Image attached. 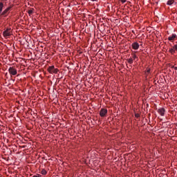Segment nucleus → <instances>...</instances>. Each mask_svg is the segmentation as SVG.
Masks as SVG:
<instances>
[{"label": "nucleus", "instance_id": "f257e3e1", "mask_svg": "<svg viewBox=\"0 0 177 177\" xmlns=\"http://www.w3.org/2000/svg\"><path fill=\"white\" fill-rule=\"evenodd\" d=\"M48 71L50 74H57L59 69L55 68V66H51L48 68Z\"/></svg>", "mask_w": 177, "mask_h": 177}, {"label": "nucleus", "instance_id": "f03ea898", "mask_svg": "<svg viewBox=\"0 0 177 177\" xmlns=\"http://www.w3.org/2000/svg\"><path fill=\"white\" fill-rule=\"evenodd\" d=\"M8 73L10 75H17V70L15 67L10 66L8 68Z\"/></svg>", "mask_w": 177, "mask_h": 177}, {"label": "nucleus", "instance_id": "7ed1b4c3", "mask_svg": "<svg viewBox=\"0 0 177 177\" xmlns=\"http://www.w3.org/2000/svg\"><path fill=\"white\" fill-rule=\"evenodd\" d=\"M11 29L8 28L6 29V30L3 32V35L5 38H8V37H10L12 35Z\"/></svg>", "mask_w": 177, "mask_h": 177}, {"label": "nucleus", "instance_id": "20e7f679", "mask_svg": "<svg viewBox=\"0 0 177 177\" xmlns=\"http://www.w3.org/2000/svg\"><path fill=\"white\" fill-rule=\"evenodd\" d=\"M106 114H107V109H102L100 111V117H106Z\"/></svg>", "mask_w": 177, "mask_h": 177}, {"label": "nucleus", "instance_id": "39448f33", "mask_svg": "<svg viewBox=\"0 0 177 177\" xmlns=\"http://www.w3.org/2000/svg\"><path fill=\"white\" fill-rule=\"evenodd\" d=\"M131 46L133 49H134L135 50H138V49H139V43L134 42L131 44Z\"/></svg>", "mask_w": 177, "mask_h": 177}, {"label": "nucleus", "instance_id": "423d86ee", "mask_svg": "<svg viewBox=\"0 0 177 177\" xmlns=\"http://www.w3.org/2000/svg\"><path fill=\"white\" fill-rule=\"evenodd\" d=\"M158 113H159L162 116H164L165 114V109L160 108L158 110Z\"/></svg>", "mask_w": 177, "mask_h": 177}, {"label": "nucleus", "instance_id": "0eeeda50", "mask_svg": "<svg viewBox=\"0 0 177 177\" xmlns=\"http://www.w3.org/2000/svg\"><path fill=\"white\" fill-rule=\"evenodd\" d=\"M11 8H12V7H8L6 10H4L3 11V12L1 13V16H5V15H8V12H9Z\"/></svg>", "mask_w": 177, "mask_h": 177}, {"label": "nucleus", "instance_id": "6e6552de", "mask_svg": "<svg viewBox=\"0 0 177 177\" xmlns=\"http://www.w3.org/2000/svg\"><path fill=\"white\" fill-rule=\"evenodd\" d=\"M176 38V34H172L171 36L168 37L169 41H173V39H175Z\"/></svg>", "mask_w": 177, "mask_h": 177}, {"label": "nucleus", "instance_id": "1a4fd4ad", "mask_svg": "<svg viewBox=\"0 0 177 177\" xmlns=\"http://www.w3.org/2000/svg\"><path fill=\"white\" fill-rule=\"evenodd\" d=\"M3 9V3L0 2V15L2 13Z\"/></svg>", "mask_w": 177, "mask_h": 177}, {"label": "nucleus", "instance_id": "9d476101", "mask_svg": "<svg viewBox=\"0 0 177 177\" xmlns=\"http://www.w3.org/2000/svg\"><path fill=\"white\" fill-rule=\"evenodd\" d=\"M169 52L171 54L174 55L175 53V50L173 48H171L169 49Z\"/></svg>", "mask_w": 177, "mask_h": 177}, {"label": "nucleus", "instance_id": "9b49d317", "mask_svg": "<svg viewBox=\"0 0 177 177\" xmlns=\"http://www.w3.org/2000/svg\"><path fill=\"white\" fill-rule=\"evenodd\" d=\"M28 15H32V13H34V8H31L30 10H29L28 11Z\"/></svg>", "mask_w": 177, "mask_h": 177}, {"label": "nucleus", "instance_id": "f8f14e48", "mask_svg": "<svg viewBox=\"0 0 177 177\" xmlns=\"http://www.w3.org/2000/svg\"><path fill=\"white\" fill-rule=\"evenodd\" d=\"M127 62L129 64H132V63H133V59H132V58H129L127 59Z\"/></svg>", "mask_w": 177, "mask_h": 177}, {"label": "nucleus", "instance_id": "ddd939ff", "mask_svg": "<svg viewBox=\"0 0 177 177\" xmlns=\"http://www.w3.org/2000/svg\"><path fill=\"white\" fill-rule=\"evenodd\" d=\"M174 0H169V1H167V5L171 6V5H172V3H174Z\"/></svg>", "mask_w": 177, "mask_h": 177}, {"label": "nucleus", "instance_id": "4468645a", "mask_svg": "<svg viewBox=\"0 0 177 177\" xmlns=\"http://www.w3.org/2000/svg\"><path fill=\"white\" fill-rule=\"evenodd\" d=\"M41 174L42 175H46V174H47L46 170L42 169L41 171Z\"/></svg>", "mask_w": 177, "mask_h": 177}, {"label": "nucleus", "instance_id": "2eb2a0df", "mask_svg": "<svg viewBox=\"0 0 177 177\" xmlns=\"http://www.w3.org/2000/svg\"><path fill=\"white\" fill-rule=\"evenodd\" d=\"M132 55V58L133 59V60H135V59H138V57L136 56V54L133 53Z\"/></svg>", "mask_w": 177, "mask_h": 177}, {"label": "nucleus", "instance_id": "dca6fc26", "mask_svg": "<svg viewBox=\"0 0 177 177\" xmlns=\"http://www.w3.org/2000/svg\"><path fill=\"white\" fill-rule=\"evenodd\" d=\"M172 48L176 51V50H177V44H175L173 47H172Z\"/></svg>", "mask_w": 177, "mask_h": 177}, {"label": "nucleus", "instance_id": "f3484780", "mask_svg": "<svg viewBox=\"0 0 177 177\" xmlns=\"http://www.w3.org/2000/svg\"><path fill=\"white\" fill-rule=\"evenodd\" d=\"M135 117H136V118H139L140 117V115L139 113H136V114H135Z\"/></svg>", "mask_w": 177, "mask_h": 177}, {"label": "nucleus", "instance_id": "a211bd4d", "mask_svg": "<svg viewBox=\"0 0 177 177\" xmlns=\"http://www.w3.org/2000/svg\"><path fill=\"white\" fill-rule=\"evenodd\" d=\"M151 71V69H150V68H148L147 70V74H150V72Z\"/></svg>", "mask_w": 177, "mask_h": 177}, {"label": "nucleus", "instance_id": "6ab92c4d", "mask_svg": "<svg viewBox=\"0 0 177 177\" xmlns=\"http://www.w3.org/2000/svg\"><path fill=\"white\" fill-rule=\"evenodd\" d=\"M119 1H120L122 3H125V2H127V0H119Z\"/></svg>", "mask_w": 177, "mask_h": 177}, {"label": "nucleus", "instance_id": "aec40b11", "mask_svg": "<svg viewBox=\"0 0 177 177\" xmlns=\"http://www.w3.org/2000/svg\"><path fill=\"white\" fill-rule=\"evenodd\" d=\"M32 177H42V176L39 175V174H37L36 176H33Z\"/></svg>", "mask_w": 177, "mask_h": 177}, {"label": "nucleus", "instance_id": "412c9836", "mask_svg": "<svg viewBox=\"0 0 177 177\" xmlns=\"http://www.w3.org/2000/svg\"><path fill=\"white\" fill-rule=\"evenodd\" d=\"M174 70H177V67L176 66V67H174Z\"/></svg>", "mask_w": 177, "mask_h": 177}, {"label": "nucleus", "instance_id": "4be33fe9", "mask_svg": "<svg viewBox=\"0 0 177 177\" xmlns=\"http://www.w3.org/2000/svg\"><path fill=\"white\" fill-rule=\"evenodd\" d=\"M91 1H93V2H94L95 1H97V0H91Z\"/></svg>", "mask_w": 177, "mask_h": 177}]
</instances>
